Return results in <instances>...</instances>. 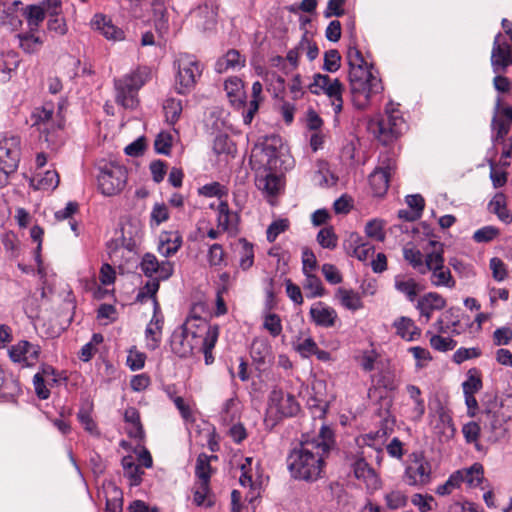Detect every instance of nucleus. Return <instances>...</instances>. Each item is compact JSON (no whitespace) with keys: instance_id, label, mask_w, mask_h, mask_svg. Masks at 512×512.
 Wrapping results in <instances>:
<instances>
[{"instance_id":"nucleus-1","label":"nucleus","mask_w":512,"mask_h":512,"mask_svg":"<svg viewBox=\"0 0 512 512\" xmlns=\"http://www.w3.org/2000/svg\"><path fill=\"white\" fill-rule=\"evenodd\" d=\"M332 444L333 432L325 425L321 426L317 435L304 436L287 457V465L292 477L311 482L319 479Z\"/></svg>"},{"instance_id":"nucleus-2","label":"nucleus","mask_w":512,"mask_h":512,"mask_svg":"<svg viewBox=\"0 0 512 512\" xmlns=\"http://www.w3.org/2000/svg\"><path fill=\"white\" fill-rule=\"evenodd\" d=\"M347 61L350 66L349 83L353 104L357 109H366L373 98L382 93V81L374 72L373 65L368 64L356 46H349Z\"/></svg>"},{"instance_id":"nucleus-3","label":"nucleus","mask_w":512,"mask_h":512,"mask_svg":"<svg viewBox=\"0 0 512 512\" xmlns=\"http://www.w3.org/2000/svg\"><path fill=\"white\" fill-rule=\"evenodd\" d=\"M204 325H209L201 319L187 320L176 329L171 336V349L181 358H186L198 351L204 342L206 331Z\"/></svg>"},{"instance_id":"nucleus-4","label":"nucleus","mask_w":512,"mask_h":512,"mask_svg":"<svg viewBox=\"0 0 512 512\" xmlns=\"http://www.w3.org/2000/svg\"><path fill=\"white\" fill-rule=\"evenodd\" d=\"M150 77V70L147 67H138L129 74L115 79V100L118 105L125 109L133 110L138 105L137 94L139 89L145 85Z\"/></svg>"},{"instance_id":"nucleus-5","label":"nucleus","mask_w":512,"mask_h":512,"mask_svg":"<svg viewBox=\"0 0 512 512\" xmlns=\"http://www.w3.org/2000/svg\"><path fill=\"white\" fill-rule=\"evenodd\" d=\"M429 246H431V252H427V266L425 274L428 272L430 275V282L435 287H446L453 289L456 286L450 269L444 265V250L443 244L439 241L429 240Z\"/></svg>"},{"instance_id":"nucleus-6","label":"nucleus","mask_w":512,"mask_h":512,"mask_svg":"<svg viewBox=\"0 0 512 512\" xmlns=\"http://www.w3.org/2000/svg\"><path fill=\"white\" fill-rule=\"evenodd\" d=\"M177 68L175 89L179 94L189 93L201 77L203 65L195 56L181 54L174 62Z\"/></svg>"},{"instance_id":"nucleus-7","label":"nucleus","mask_w":512,"mask_h":512,"mask_svg":"<svg viewBox=\"0 0 512 512\" xmlns=\"http://www.w3.org/2000/svg\"><path fill=\"white\" fill-rule=\"evenodd\" d=\"M309 91L313 95H325L335 113V121L337 116L343 109V92L344 86L337 78H331L329 75L316 73L313 75V81L308 85Z\"/></svg>"},{"instance_id":"nucleus-8","label":"nucleus","mask_w":512,"mask_h":512,"mask_svg":"<svg viewBox=\"0 0 512 512\" xmlns=\"http://www.w3.org/2000/svg\"><path fill=\"white\" fill-rule=\"evenodd\" d=\"M369 129L384 143H388L400 136L406 129V123L401 112L392 103L386 106L385 117L378 121H371Z\"/></svg>"},{"instance_id":"nucleus-9","label":"nucleus","mask_w":512,"mask_h":512,"mask_svg":"<svg viewBox=\"0 0 512 512\" xmlns=\"http://www.w3.org/2000/svg\"><path fill=\"white\" fill-rule=\"evenodd\" d=\"M300 410V405L295 396L285 392L281 388L274 387L268 398L267 414L277 421L285 417L295 416Z\"/></svg>"},{"instance_id":"nucleus-10","label":"nucleus","mask_w":512,"mask_h":512,"mask_svg":"<svg viewBox=\"0 0 512 512\" xmlns=\"http://www.w3.org/2000/svg\"><path fill=\"white\" fill-rule=\"evenodd\" d=\"M98 188L105 196L120 193L127 181L126 169L118 164H105L97 177Z\"/></svg>"},{"instance_id":"nucleus-11","label":"nucleus","mask_w":512,"mask_h":512,"mask_svg":"<svg viewBox=\"0 0 512 512\" xmlns=\"http://www.w3.org/2000/svg\"><path fill=\"white\" fill-rule=\"evenodd\" d=\"M431 480V465L422 452L409 455L403 481L409 486H424Z\"/></svg>"},{"instance_id":"nucleus-12","label":"nucleus","mask_w":512,"mask_h":512,"mask_svg":"<svg viewBox=\"0 0 512 512\" xmlns=\"http://www.w3.org/2000/svg\"><path fill=\"white\" fill-rule=\"evenodd\" d=\"M261 162L270 171H283L290 168V157L283 152L279 137L266 139L261 145Z\"/></svg>"},{"instance_id":"nucleus-13","label":"nucleus","mask_w":512,"mask_h":512,"mask_svg":"<svg viewBox=\"0 0 512 512\" xmlns=\"http://www.w3.org/2000/svg\"><path fill=\"white\" fill-rule=\"evenodd\" d=\"M363 454L362 452L355 455L351 459L349 466L354 477L364 484L366 492L373 495L382 488L383 481L379 473L366 461Z\"/></svg>"},{"instance_id":"nucleus-14","label":"nucleus","mask_w":512,"mask_h":512,"mask_svg":"<svg viewBox=\"0 0 512 512\" xmlns=\"http://www.w3.org/2000/svg\"><path fill=\"white\" fill-rule=\"evenodd\" d=\"M140 269L150 279L167 280L173 274L174 264L168 260L160 262L154 254L146 253L140 262Z\"/></svg>"},{"instance_id":"nucleus-15","label":"nucleus","mask_w":512,"mask_h":512,"mask_svg":"<svg viewBox=\"0 0 512 512\" xmlns=\"http://www.w3.org/2000/svg\"><path fill=\"white\" fill-rule=\"evenodd\" d=\"M10 359L22 365V367H33L39 360L41 348L26 340H21L12 345L9 350Z\"/></svg>"},{"instance_id":"nucleus-16","label":"nucleus","mask_w":512,"mask_h":512,"mask_svg":"<svg viewBox=\"0 0 512 512\" xmlns=\"http://www.w3.org/2000/svg\"><path fill=\"white\" fill-rule=\"evenodd\" d=\"M62 379L61 374L48 364H42L33 377L35 393L39 399L46 400L50 396L49 386L58 384Z\"/></svg>"},{"instance_id":"nucleus-17","label":"nucleus","mask_w":512,"mask_h":512,"mask_svg":"<svg viewBox=\"0 0 512 512\" xmlns=\"http://www.w3.org/2000/svg\"><path fill=\"white\" fill-rule=\"evenodd\" d=\"M512 65V46L498 33L493 42L491 66L495 74L503 73Z\"/></svg>"},{"instance_id":"nucleus-18","label":"nucleus","mask_w":512,"mask_h":512,"mask_svg":"<svg viewBox=\"0 0 512 512\" xmlns=\"http://www.w3.org/2000/svg\"><path fill=\"white\" fill-rule=\"evenodd\" d=\"M20 160V138L7 133L0 134V163L9 169H17Z\"/></svg>"},{"instance_id":"nucleus-19","label":"nucleus","mask_w":512,"mask_h":512,"mask_svg":"<svg viewBox=\"0 0 512 512\" xmlns=\"http://www.w3.org/2000/svg\"><path fill=\"white\" fill-rule=\"evenodd\" d=\"M309 315L311 321L316 326L323 328L334 327L338 320L336 310L322 301L312 304L309 310Z\"/></svg>"},{"instance_id":"nucleus-20","label":"nucleus","mask_w":512,"mask_h":512,"mask_svg":"<svg viewBox=\"0 0 512 512\" xmlns=\"http://www.w3.org/2000/svg\"><path fill=\"white\" fill-rule=\"evenodd\" d=\"M406 392L409 397V402L406 404L407 408L405 414L408 419L418 422L425 414V401L422 397L420 388L413 384L406 386Z\"/></svg>"},{"instance_id":"nucleus-21","label":"nucleus","mask_w":512,"mask_h":512,"mask_svg":"<svg viewBox=\"0 0 512 512\" xmlns=\"http://www.w3.org/2000/svg\"><path fill=\"white\" fill-rule=\"evenodd\" d=\"M446 306L445 298L437 292H428L421 296L416 304V308L421 317H425L428 322L432 313L436 310H442Z\"/></svg>"},{"instance_id":"nucleus-22","label":"nucleus","mask_w":512,"mask_h":512,"mask_svg":"<svg viewBox=\"0 0 512 512\" xmlns=\"http://www.w3.org/2000/svg\"><path fill=\"white\" fill-rule=\"evenodd\" d=\"M382 165H384V162H382ZM392 169L393 166L388 163L385 166L376 168L370 174L369 183L375 196L381 197L387 192Z\"/></svg>"},{"instance_id":"nucleus-23","label":"nucleus","mask_w":512,"mask_h":512,"mask_svg":"<svg viewBox=\"0 0 512 512\" xmlns=\"http://www.w3.org/2000/svg\"><path fill=\"white\" fill-rule=\"evenodd\" d=\"M162 329L163 316L160 314V311L156 312V310H154L153 317L145 329V341L148 350L154 351L160 346L162 339Z\"/></svg>"},{"instance_id":"nucleus-24","label":"nucleus","mask_w":512,"mask_h":512,"mask_svg":"<svg viewBox=\"0 0 512 512\" xmlns=\"http://www.w3.org/2000/svg\"><path fill=\"white\" fill-rule=\"evenodd\" d=\"M224 89L230 103L237 109H246V92L241 79L231 77L224 83Z\"/></svg>"},{"instance_id":"nucleus-25","label":"nucleus","mask_w":512,"mask_h":512,"mask_svg":"<svg viewBox=\"0 0 512 512\" xmlns=\"http://www.w3.org/2000/svg\"><path fill=\"white\" fill-rule=\"evenodd\" d=\"M255 184L267 197L277 196L283 187L281 177L270 170L269 172L265 170L264 174H258Z\"/></svg>"},{"instance_id":"nucleus-26","label":"nucleus","mask_w":512,"mask_h":512,"mask_svg":"<svg viewBox=\"0 0 512 512\" xmlns=\"http://www.w3.org/2000/svg\"><path fill=\"white\" fill-rule=\"evenodd\" d=\"M183 243L178 231H164L159 235L158 252L168 258L178 252Z\"/></svg>"},{"instance_id":"nucleus-27","label":"nucleus","mask_w":512,"mask_h":512,"mask_svg":"<svg viewBox=\"0 0 512 512\" xmlns=\"http://www.w3.org/2000/svg\"><path fill=\"white\" fill-rule=\"evenodd\" d=\"M94 28L109 40H121L124 38V33L121 29L116 27L111 19L102 14H96L92 20Z\"/></svg>"},{"instance_id":"nucleus-28","label":"nucleus","mask_w":512,"mask_h":512,"mask_svg":"<svg viewBox=\"0 0 512 512\" xmlns=\"http://www.w3.org/2000/svg\"><path fill=\"white\" fill-rule=\"evenodd\" d=\"M394 287L399 293L405 295L410 302L415 301L421 290L420 284L414 278L406 275H396Z\"/></svg>"},{"instance_id":"nucleus-29","label":"nucleus","mask_w":512,"mask_h":512,"mask_svg":"<svg viewBox=\"0 0 512 512\" xmlns=\"http://www.w3.org/2000/svg\"><path fill=\"white\" fill-rule=\"evenodd\" d=\"M30 184L37 190H54L59 185V175L55 170L38 171L31 178Z\"/></svg>"},{"instance_id":"nucleus-30","label":"nucleus","mask_w":512,"mask_h":512,"mask_svg":"<svg viewBox=\"0 0 512 512\" xmlns=\"http://www.w3.org/2000/svg\"><path fill=\"white\" fill-rule=\"evenodd\" d=\"M203 328L206 331V336L198 352H202L204 354L205 363L210 365L214 362L212 349L217 343L219 337V328L217 325H204Z\"/></svg>"},{"instance_id":"nucleus-31","label":"nucleus","mask_w":512,"mask_h":512,"mask_svg":"<svg viewBox=\"0 0 512 512\" xmlns=\"http://www.w3.org/2000/svg\"><path fill=\"white\" fill-rule=\"evenodd\" d=\"M104 493L106 497L105 512H121L123 506L122 491L113 482H108L104 485Z\"/></svg>"},{"instance_id":"nucleus-32","label":"nucleus","mask_w":512,"mask_h":512,"mask_svg":"<svg viewBox=\"0 0 512 512\" xmlns=\"http://www.w3.org/2000/svg\"><path fill=\"white\" fill-rule=\"evenodd\" d=\"M431 246L427 244V246L424 248L425 252H431L429 250ZM403 256L406 261L409 262V264L416 269L420 274L425 275V269L427 266V254L425 255V258L423 259L422 252L415 248V247H405L403 250Z\"/></svg>"},{"instance_id":"nucleus-33","label":"nucleus","mask_w":512,"mask_h":512,"mask_svg":"<svg viewBox=\"0 0 512 512\" xmlns=\"http://www.w3.org/2000/svg\"><path fill=\"white\" fill-rule=\"evenodd\" d=\"M262 84L256 81L252 85V98L249 103L246 102V109L242 111L243 123L250 125L255 114L259 109V102L261 100Z\"/></svg>"},{"instance_id":"nucleus-34","label":"nucleus","mask_w":512,"mask_h":512,"mask_svg":"<svg viewBox=\"0 0 512 512\" xmlns=\"http://www.w3.org/2000/svg\"><path fill=\"white\" fill-rule=\"evenodd\" d=\"M335 296L339 300L340 304L348 310L356 311L363 307L359 293L352 289L339 287Z\"/></svg>"},{"instance_id":"nucleus-35","label":"nucleus","mask_w":512,"mask_h":512,"mask_svg":"<svg viewBox=\"0 0 512 512\" xmlns=\"http://www.w3.org/2000/svg\"><path fill=\"white\" fill-rule=\"evenodd\" d=\"M244 64L245 58L237 50L232 49L216 62V71L223 73L229 69H239Z\"/></svg>"},{"instance_id":"nucleus-36","label":"nucleus","mask_w":512,"mask_h":512,"mask_svg":"<svg viewBox=\"0 0 512 512\" xmlns=\"http://www.w3.org/2000/svg\"><path fill=\"white\" fill-rule=\"evenodd\" d=\"M397 334L406 341H414L420 336V330L408 317H400L394 322Z\"/></svg>"},{"instance_id":"nucleus-37","label":"nucleus","mask_w":512,"mask_h":512,"mask_svg":"<svg viewBox=\"0 0 512 512\" xmlns=\"http://www.w3.org/2000/svg\"><path fill=\"white\" fill-rule=\"evenodd\" d=\"M121 463L124 470V476L129 480L130 486L140 485L144 472L141 470L139 465L136 464L134 457L131 455L124 456Z\"/></svg>"},{"instance_id":"nucleus-38","label":"nucleus","mask_w":512,"mask_h":512,"mask_svg":"<svg viewBox=\"0 0 512 512\" xmlns=\"http://www.w3.org/2000/svg\"><path fill=\"white\" fill-rule=\"evenodd\" d=\"M455 474H460L459 484L466 483L468 487L479 486L484 479L483 466L479 463L473 464L470 468L456 471Z\"/></svg>"},{"instance_id":"nucleus-39","label":"nucleus","mask_w":512,"mask_h":512,"mask_svg":"<svg viewBox=\"0 0 512 512\" xmlns=\"http://www.w3.org/2000/svg\"><path fill=\"white\" fill-rule=\"evenodd\" d=\"M385 506L389 510H399L406 507L408 496L405 491L399 488L387 490L384 495Z\"/></svg>"},{"instance_id":"nucleus-40","label":"nucleus","mask_w":512,"mask_h":512,"mask_svg":"<svg viewBox=\"0 0 512 512\" xmlns=\"http://www.w3.org/2000/svg\"><path fill=\"white\" fill-rule=\"evenodd\" d=\"M160 281L161 280L150 279L143 287L140 288L136 297V300L140 303L151 299L153 302V308L156 310V312L160 311V306L156 299V294L160 287Z\"/></svg>"},{"instance_id":"nucleus-41","label":"nucleus","mask_w":512,"mask_h":512,"mask_svg":"<svg viewBox=\"0 0 512 512\" xmlns=\"http://www.w3.org/2000/svg\"><path fill=\"white\" fill-rule=\"evenodd\" d=\"M303 289L307 298L313 299L325 295V288L318 276L313 273L304 274Z\"/></svg>"},{"instance_id":"nucleus-42","label":"nucleus","mask_w":512,"mask_h":512,"mask_svg":"<svg viewBox=\"0 0 512 512\" xmlns=\"http://www.w3.org/2000/svg\"><path fill=\"white\" fill-rule=\"evenodd\" d=\"M251 357L254 362L264 364L271 355V346L264 338H255L251 344Z\"/></svg>"},{"instance_id":"nucleus-43","label":"nucleus","mask_w":512,"mask_h":512,"mask_svg":"<svg viewBox=\"0 0 512 512\" xmlns=\"http://www.w3.org/2000/svg\"><path fill=\"white\" fill-rule=\"evenodd\" d=\"M489 210L495 213L498 218L505 222H512V215L506 207V197L503 193H497L489 202Z\"/></svg>"},{"instance_id":"nucleus-44","label":"nucleus","mask_w":512,"mask_h":512,"mask_svg":"<svg viewBox=\"0 0 512 512\" xmlns=\"http://www.w3.org/2000/svg\"><path fill=\"white\" fill-rule=\"evenodd\" d=\"M45 8L41 5H27L23 8V16L26 18L31 31L36 30L45 18Z\"/></svg>"},{"instance_id":"nucleus-45","label":"nucleus","mask_w":512,"mask_h":512,"mask_svg":"<svg viewBox=\"0 0 512 512\" xmlns=\"http://www.w3.org/2000/svg\"><path fill=\"white\" fill-rule=\"evenodd\" d=\"M53 114V107L50 105L37 107L31 114V125L38 126L39 130L45 131L48 128H42V126H47L49 124V122L52 120Z\"/></svg>"},{"instance_id":"nucleus-46","label":"nucleus","mask_w":512,"mask_h":512,"mask_svg":"<svg viewBox=\"0 0 512 512\" xmlns=\"http://www.w3.org/2000/svg\"><path fill=\"white\" fill-rule=\"evenodd\" d=\"M163 110L167 123L174 125L182 114V101L172 97L167 98L163 103Z\"/></svg>"},{"instance_id":"nucleus-47","label":"nucleus","mask_w":512,"mask_h":512,"mask_svg":"<svg viewBox=\"0 0 512 512\" xmlns=\"http://www.w3.org/2000/svg\"><path fill=\"white\" fill-rule=\"evenodd\" d=\"M206 258L211 267L221 268L227 265L226 253L221 244L214 243L209 245Z\"/></svg>"},{"instance_id":"nucleus-48","label":"nucleus","mask_w":512,"mask_h":512,"mask_svg":"<svg viewBox=\"0 0 512 512\" xmlns=\"http://www.w3.org/2000/svg\"><path fill=\"white\" fill-rule=\"evenodd\" d=\"M238 244L241 247L239 252V266L242 270L246 271L254 264V250L253 245L245 238H240Z\"/></svg>"},{"instance_id":"nucleus-49","label":"nucleus","mask_w":512,"mask_h":512,"mask_svg":"<svg viewBox=\"0 0 512 512\" xmlns=\"http://www.w3.org/2000/svg\"><path fill=\"white\" fill-rule=\"evenodd\" d=\"M235 215L230 211L228 203L221 201L217 207V227L223 231H229Z\"/></svg>"},{"instance_id":"nucleus-50","label":"nucleus","mask_w":512,"mask_h":512,"mask_svg":"<svg viewBox=\"0 0 512 512\" xmlns=\"http://www.w3.org/2000/svg\"><path fill=\"white\" fill-rule=\"evenodd\" d=\"M153 21L158 34L165 36L169 31V18L164 6H153Z\"/></svg>"},{"instance_id":"nucleus-51","label":"nucleus","mask_w":512,"mask_h":512,"mask_svg":"<svg viewBox=\"0 0 512 512\" xmlns=\"http://www.w3.org/2000/svg\"><path fill=\"white\" fill-rule=\"evenodd\" d=\"M213 458H216V456H209L205 453L198 455L196 460L195 474L199 478L200 482H210V460Z\"/></svg>"},{"instance_id":"nucleus-52","label":"nucleus","mask_w":512,"mask_h":512,"mask_svg":"<svg viewBox=\"0 0 512 512\" xmlns=\"http://www.w3.org/2000/svg\"><path fill=\"white\" fill-rule=\"evenodd\" d=\"M19 62L18 55L14 52L0 55V73L3 74V80L10 77V73L17 69Z\"/></svg>"},{"instance_id":"nucleus-53","label":"nucleus","mask_w":512,"mask_h":512,"mask_svg":"<svg viewBox=\"0 0 512 512\" xmlns=\"http://www.w3.org/2000/svg\"><path fill=\"white\" fill-rule=\"evenodd\" d=\"M483 387L481 377L476 369H470L467 379L462 383L463 394H475Z\"/></svg>"},{"instance_id":"nucleus-54","label":"nucleus","mask_w":512,"mask_h":512,"mask_svg":"<svg viewBox=\"0 0 512 512\" xmlns=\"http://www.w3.org/2000/svg\"><path fill=\"white\" fill-rule=\"evenodd\" d=\"M91 410H92V405L90 404V402L87 401L86 405H83L79 409V411L77 413V419L82 424V426L84 427V429L86 431H88L91 434H94L97 432V427H96V423L92 419Z\"/></svg>"},{"instance_id":"nucleus-55","label":"nucleus","mask_w":512,"mask_h":512,"mask_svg":"<svg viewBox=\"0 0 512 512\" xmlns=\"http://www.w3.org/2000/svg\"><path fill=\"white\" fill-rule=\"evenodd\" d=\"M263 328L267 330L272 337H278L283 330L280 316L275 313H266L264 315Z\"/></svg>"},{"instance_id":"nucleus-56","label":"nucleus","mask_w":512,"mask_h":512,"mask_svg":"<svg viewBox=\"0 0 512 512\" xmlns=\"http://www.w3.org/2000/svg\"><path fill=\"white\" fill-rule=\"evenodd\" d=\"M198 194L208 198H222L223 196H227L228 188L219 182H211L200 187Z\"/></svg>"},{"instance_id":"nucleus-57","label":"nucleus","mask_w":512,"mask_h":512,"mask_svg":"<svg viewBox=\"0 0 512 512\" xmlns=\"http://www.w3.org/2000/svg\"><path fill=\"white\" fill-rule=\"evenodd\" d=\"M429 342H430L431 347L434 350H437L439 352L451 351L457 345V342L455 340H453L451 337H449V336H442V335H439V334L432 335L430 337Z\"/></svg>"},{"instance_id":"nucleus-58","label":"nucleus","mask_w":512,"mask_h":512,"mask_svg":"<svg viewBox=\"0 0 512 512\" xmlns=\"http://www.w3.org/2000/svg\"><path fill=\"white\" fill-rule=\"evenodd\" d=\"M289 220L286 218H279L275 221H273L267 228L266 231V238L267 241L272 243L274 242L277 237L284 233L289 228Z\"/></svg>"},{"instance_id":"nucleus-59","label":"nucleus","mask_w":512,"mask_h":512,"mask_svg":"<svg viewBox=\"0 0 512 512\" xmlns=\"http://www.w3.org/2000/svg\"><path fill=\"white\" fill-rule=\"evenodd\" d=\"M317 242L323 248L334 249L337 246L338 238L332 227H325L318 232Z\"/></svg>"},{"instance_id":"nucleus-60","label":"nucleus","mask_w":512,"mask_h":512,"mask_svg":"<svg viewBox=\"0 0 512 512\" xmlns=\"http://www.w3.org/2000/svg\"><path fill=\"white\" fill-rule=\"evenodd\" d=\"M317 346V343L311 337H306L304 339L299 338L294 344L295 350L303 358H309L315 352H317Z\"/></svg>"},{"instance_id":"nucleus-61","label":"nucleus","mask_w":512,"mask_h":512,"mask_svg":"<svg viewBox=\"0 0 512 512\" xmlns=\"http://www.w3.org/2000/svg\"><path fill=\"white\" fill-rule=\"evenodd\" d=\"M365 233L369 238L376 241H384L385 232L383 221L378 219L370 220L365 226Z\"/></svg>"},{"instance_id":"nucleus-62","label":"nucleus","mask_w":512,"mask_h":512,"mask_svg":"<svg viewBox=\"0 0 512 512\" xmlns=\"http://www.w3.org/2000/svg\"><path fill=\"white\" fill-rule=\"evenodd\" d=\"M449 265L461 278L469 279L475 275L473 266L458 258H451L449 260Z\"/></svg>"},{"instance_id":"nucleus-63","label":"nucleus","mask_w":512,"mask_h":512,"mask_svg":"<svg viewBox=\"0 0 512 512\" xmlns=\"http://www.w3.org/2000/svg\"><path fill=\"white\" fill-rule=\"evenodd\" d=\"M172 146V135L167 132H160L154 142L157 153L168 155Z\"/></svg>"},{"instance_id":"nucleus-64","label":"nucleus","mask_w":512,"mask_h":512,"mask_svg":"<svg viewBox=\"0 0 512 512\" xmlns=\"http://www.w3.org/2000/svg\"><path fill=\"white\" fill-rule=\"evenodd\" d=\"M19 41H20V47L26 53H33V52L37 51L42 44V41L39 39V37H37L33 34L19 35Z\"/></svg>"}]
</instances>
